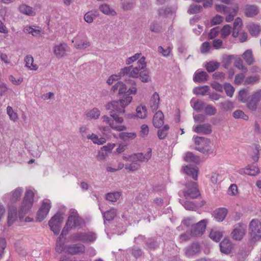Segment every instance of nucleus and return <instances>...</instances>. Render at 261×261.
<instances>
[{
    "instance_id": "obj_1",
    "label": "nucleus",
    "mask_w": 261,
    "mask_h": 261,
    "mask_svg": "<svg viewBox=\"0 0 261 261\" xmlns=\"http://www.w3.org/2000/svg\"><path fill=\"white\" fill-rule=\"evenodd\" d=\"M145 60V58L142 57L138 61L136 66L134 67L131 65L121 69L119 72V76L123 77L125 75H128L133 78L138 77L141 70L145 69L146 67V63Z\"/></svg>"
},
{
    "instance_id": "obj_2",
    "label": "nucleus",
    "mask_w": 261,
    "mask_h": 261,
    "mask_svg": "<svg viewBox=\"0 0 261 261\" xmlns=\"http://www.w3.org/2000/svg\"><path fill=\"white\" fill-rule=\"evenodd\" d=\"M193 139L196 145L195 149L203 153H213L214 149L213 148L210 139L199 136H194Z\"/></svg>"
},
{
    "instance_id": "obj_3",
    "label": "nucleus",
    "mask_w": 261,
    "mask_h": 261,
    "mask_svg": "<svg viewBox=\"0 0 261 261\" xmlns=\"http://www.w3.org/2000/svg\"><path fill=\"white\" fill-rule=\"evenodd\" d=\"M133 97L130 96H127L119 101H113L109 102L105 106L106 110H112L117 111L122 114L125 113V108L128 106L132 101Z\"/></svg>"
},
{
    "instance_id": "obj_4",
    "label": "nucleus",
    "mask_w": 261,
    "mask_h": 261,
    "mask_svg": "<svg viewBox=\"0 0 261 261\" xmlns=\"http://www.w3.org/2000/svg\"><path fill=\"white\" fill-rule=\"evenodd\" d=\"M69 238L72 241L89 243L95 241L96 239V236L93 232H78L71 234Z\"/></svg>"
},
{
    "instance_id": "obj_5",
    "label": "nucleus",
    "mask_w": 261,
    "mask_h": 261,
    "mask_svg": "<svg viewBox=\"0 0 261 261\" xmlns=\"http://www.w3.org/2000/svg\"><path fill=\"white\" fill-rule=\"evenodd\" d=\"M249 234L253 242L259 241L261 239V222L257 219H253L249 224Z\"/></svg>"
},
{
    "instance_id": "obj_6",
    "label": "nucleus",
    "mask_w": 261,
    "mask_h": 261,
    "mask_svg": "<svg viewBox=\"0 0 261 261\" xmlns=\"http://www.w3.org/2000/svg\"><path fill=\"white\" fill-rule=\"evenodd\" d=\"M34 194L31 190H27L22 202L20 213L22 214H25L28 212L32 207L34 202Z\"/></svg>"
},
{
    "instance_id": "obj_7",
    "label": "nucleus",
    "mask_w": 261,
    "mask_h": 261,
    "mask_svg": "<svg viewBox=\"0 0 261 261\" xmlns=\"http://www.w3.org/2000/svg\"><path fill=\"white\" fill-rule=\"evenodd\" d=\"M63 217L61 213H57L48 222V225L50 229L56 234H59L60 229L61 225L63 221Z\"/></svg>"
},
{
    "instance_id": "obj_8",
    "label": "nucleus",
    "mask_w": 261,
    "mask_h": 261,
    "mask_svg": "<svg viewBox=\"0 0 261 261\" xmlns=\"http://www.w3.org/2000/svg\"><path fill=\"white\" fill-rule=\"evenodd\" d=\"M82 223V220L80 218L76 211L71 210L66 222L67 226H70L71 228H73L80 226Z\"/></svg>"
},
{
    "instance_id": "obj_9",
    "label": "nucleus",
    "mask_w": 261,
    "mask_h": 261,
    "mask_svg": "<svg viewBox=\"0 0 261 261\" xmlns=\"http://www.w3.org/2000/svg\"><path fill=\"white\" fill-rule=\"evenodd\" d=\"M206 226L205 220H202L195 225H193L191 233L193 236L199 237L203 234Z\"/></svg>"
},
{
    "instance_id": "obj_10",
    "label": "nucleus",
    "mask_w": 261,
    "mask_h": 261,
    "mask_svg": "<svg viewBox=\"0 0 261 261\" xmlns=\"http://www.w3.org/2000/svg\"><path fill=\"white\" fill-rule=\"evenodd\" d=\"M184 253L187 257H193L201 251V247L199 243L194 242L184 249Z\"/></svg>"
},
{
    "instance_id": "obj_11",
    "label": "nucleus",
    "mask_w": 261,
    "mask_h": 261,
    "mask_svg": "<svg viewBox=\"0 0 261 261\" xmlns=\"http://www.w3.org/2000/svg\"><path fill=\"white\" fill-rule=\"evenodd\" d=\"M151 149L150 148H148L145 154H143L142 152H139L130 155L131 162L135 163H137V162H147L151 158Z\"/></svg>"
},
{
    "instance_id": "obj_12",
    "label": "nucleus",
    "mask_w": 261,
    "mask_h": 261,
    "mask_svg": "<svg viewBox=\"0 0 261 261\" xmlns=\"http://www.w3.org/2000/svg\"><path fill=\"white\" fill-rule=\"evenodd\" d=\"M66 252L71 255L83 254L85 252V247L81 243L66 246Z\"/></svg>"
},
{
    "instance_id": "obj_13",
    "label": "nucleus",
    "mask_w": 261,
    "mask_h": 261,
    "mask_svg": "<svg viewBox=\"0 0 261 261\" xmlns=\"http://www.w3.org/2000/svg\"><path fill=\"white\" fill-rule=\"evenodd\" d=\"M68 49L67 45L66 43H62L55 45L53 47V51L56 57L60 59L67 55Z\"/></svg>"
},
{
    "instance_id": "obj_14",
    "label": "nucleus",
    "mask_w": 261,
    "mask_h": 261,
    "mask_svg": "<svg viewBox=\"0 0 261 261\" xmlns=\"http://www.w3.org/2000/svg\"><path fill=\"white\" fill-rule=\"evenodd\" d=\"M246 225L243 223L236 225L231 232L232 238L236 240H241L246 232Z\"/></svg>"
},
{
    "instance_id": "obj_15",
    "label": "nucleus",
    "mask_w": 261,
    "mask_h": 261,
    "mask_svg": "<svg viewBox=\"0 0 261 261\" xmlns=\"http://www.w3.org/2000/svg\"><path fill=\"white\" fill-rule=\"evenodd\" d=\"M193 130L199 134L209 135L212 132V125L210 123L198 124L193 127Z\"/></svg>"
},
{
    "instance_id": "obj_16",
    "label": "nucleus",
    "mask_w": 261,
    "mask_h": 261,
    "mask_svg": "<svg viewBox=\"0 0 261 261\" xmlns=\"http://www.w3.org/2000/svg\"><path fill=\"white\" fill-rule=\"evenodd\" d=\"M50 207V203L43 202L37 213V220L39 222L42 221L46 217Z\"/></svg>"
},
{
    "instance_id": "obj_17",
    "label": "nucleus",
    "mask_w": 261,
    "mask_h": 261,
    "mask_svg": "<svg viewBox=\"0 0 261 261\" xmlns=\"http://www.w3.org/2000/svg\"><path fill=\"white\" fill-rule=\"evenodd\" d=\"M101 119L103 122L108 124L114 130L120 132L126 129V126L123 125L115 124L114 122H113V120L107 116H103L101 117Z\"/></svg>"
},
{
    "instance_id": "obj_18",
    "label": "nucleus",
    "mask_w": 261,
    "mask_h": 261,
    "mask_svg": "<svg viewBox=\"0 0 261 261\" xmlns=\"http://www.w3.org/2000/svg\"><path fill=\"white\" fill-rule=\"evenodd\" d=\"M72 43H74V46L78 49H85L91 45L90 41L82 39L80 37H77L72 40Z\"/></svg>"
},
{
    "instance_id": "obj_19",
    "label": "nucleus",
    "mask_w": 261,
    "mask_h": 261,
    "mask_svg": "<svg viewBox=\"0 0 261 261\" xmlns=\"http://www.w3.org/2000/svg\"><path fill=\"white\" fill-rule=\"evenodd\" d=\"M238 172L242 175L245 174L250 176H255L259 173L260 171L258 167L252 165L241 169Z\"/></svg>"
},
{
    "instance_id": "obj_20",
    "label": "nucleus",
    "mask_w": 261,
    "mask_h": 261,
    "mask_svg": "<svg viewBox=\"0 0 261 261\" xmlns=\"http://www.w3.org/2000/svg\"><path fill=\"white\" fill-rule=\"evenodd\" d=\"M227 213L228 211L226 208L221 207L215 210L213 212V216L217 221L222 222L224 220Z\"/></svg>"
},
{
    "instance_id": "obj_21",
    "label": "nucleus",
    "mask_w": 261,
    "mask_h": 261,
    "mask_svg": "<svg viewBox=\"0 0 261 261\" xmlns=\"http://www.w3.org/2000/svg\"><path fill=\"white\" fill-rule=\"evenodd\" d=\"M192 188L188 189L185 193L184 195L185 197L195 198L198 197L199 195V191L197 189V186L196 182H193L192 183Z\"/></svg>"
},
{
    "instance_id": "obj_22",
    "label": "nucleus",
    "mask_w": 261,
    "mask_h": 261,
    "mask_svg": "<svg viewBox=\"0 0 261 261\" xmlns=\"http://www.w3.org/2000/svg\"><path fill=\"white\" fill-rule=\"evenodd\" d=\"M164 116L161 111L156 112L153 117V124L155 127L159 128L164 124Z\"/></svg>"
},
{
    "instance_id": "obj_23",
    "label": "nucleus",
    "mask_w": 261,
    "mask_h": 261,
    "mask_svg": "<svg viewBox=\"0 0 261 261\" xmlns=\"http://www.w3.org/2000/svg\"><path fill=\"white\" fill-rule=\"evenodd\" d=\"M127 90V87L122 82L119 81L113 85L111 88V91L113 92H118L120 95L125 93Z\"/></svg>"
},
{
    "instance_id": "obj_24",
    "label": "nucleus",
    "mask_w": 261,
    "mask_h": 261,
    "mask_svg": "<svg viewBox=\"0 0 261 261\" xmlns=\"http://www.w3.org/2000/svg\"><path fill=\"white\" fill-rule=\"evenodd\" d=\"M258 13V9L256 6L247 5L245 8V14L248 17L256 16Z\"/></svg>"
},
{
    "instance_id": "obj_25",
    "label": "nucleus",
    "mask_w": 261,
    "mask_h": 261,
    "mask_svg": "<svg viewBox=\"0 0 261 261\" xmlns=\"http://www.w3.org/2000/svg\"><path fill=\"white\" fill-rule=\"evenodd\" d=\"M100 115V111L96 108L86 111L85 116L88 120L97 119Z\"/></svg>"
},
{
    "instance_id": "obj_26",
    "label": "nucleus",
    "mask_w": 261,
    "mask_h": 261,
    "mask_svg": "<svg viewBox=\"0 0 261 261\" xmlns=\"http://www.w3.org/2000/svg\"><path fill=\"white\" fill-rule=\"evenodd\" d=\"M220 248L222 253L228 254L231 250L232 245L229 240L225 239L220 243Z\"/></svg>"
},
{
    "instance_id": "obj_27",
    "label": "nucleus",
    "mask_w": 261,
    "mask_h": 261,
    "mask_svg": "<svg viewBox=\"0 0 261 261\" xmlns=\"http://www.w3.org/2000/svg\"><path fill=\"white\" fill-rule=\"evenodd\" d=\"M18 9L20 13L26 15L34 16L36 14V12L34 9L26 4H22L20 5Z\"/></svg>"
},
{
    "instance_id": "obj_28",
    "label": "nucleus",
    "mask_w": 261,
    "mask_h": 261,
    "mask_svg": "<svg viewBox=\"0 0 261 261\" xmlns=\"http://www.w3.org/2000/svg\"><path fill=\"white\" fill-rule=\"evenodd\" d=\"M160 102V96L159 94L155 92L152 95L150 100V107L151 109L154 111H156L159 107Z\"/></svg>"
},
{
    "instance_id": "obj_29",
    "label": "nucleus",
    "mask_w": 261,
    "mask_h": 261,
    "mask_svg": "<svg viewBox=\"0 0 261 261\" xmlns=\"http://www.w3.org/2000/svg\"><path fill=\"white\" fill-rule=\"evenodd\" d=\"M184 171L185 173L191 176L194 180H197L198 169L196 167H192L191 165H188L184 168Z\"/></svg>"
},
{
    "instance_id": "obj_30",
    "label": "nucleus",
    "mask_w": 261,
    "mask_h": 261,
    "mask_svg": "<svg viewBox=\"0 0 261 261\" xmlns=\"http://www.w3.org/2000/svg\"><path fill=\"white\" fill-rule=\"evenodd\" d=\"M99 10L104 14L107 15L115 16L117 14L114 9L110 8L108 4H101L99 6Z\"/></svg>"
},
{
    "instance_id": "obj_31",
    "label": "nucleus",
    "mask_w": 261,
    "mask_h": 261,
    "mask_svg": "<svg viewBox=\"0 0 261 261\" xmlns=\"http://www.w3.org/2000/svg\"><path fill=\"white\" fill-rule=\"evenodd\" d=\"M208 74L205 71L196 72L194 75L193 81L195 82L202 83L206 81Z\"/></svg>"
},
{
    "instance_id": "obj_32",
    "label": "nucleus",
    "mask_w": 261,
    "mask_h": 261,
    "mask_svg": "<svg viewBox=\"0 0 261 261\" xmlns=\"http://www.w3.org/2000/svg\"><path fill=\"white\" fill-rule=\"evenodd\" d=\"M239 11V6L236 5L234 7H229L228 12H227V15L225 18L226 22H229L233 20L234 17L237 14Z\"/></svg>"
},
{
    "instance_id": "obj_33",
    "label": "nucleus",
    "mask_w": 261,
    "mask_h": 261,
    "mask_svg": "<svg viewBox=\"0 0 261 261\" xmlns=\"http://www.w3.org/2000/svg\"><path fill=\"white\" fill-rule=\"evenodd\" d=\"M242 57L248 65H251L254 62V59L251 49H247L242 55Z\"/></svg>"
},
{
    "instance_id": "obj_34",
    "label": "nucleus",
    "mask_w": 261,
    "mask_h": 261,
    "mask_svg": "<svg viewBox=\"0 0 261 261\" xmlns=\"http://www.w3.org/2000/svg\"><path fill=\"white\" fill-rule=\"evenodd\" d=\"M109 111L110 113L111 117L113 118V122L114 121L116 123V125H121V124L123 122V118L122 117L119 116V115L122 114V113H119L117 111H113L112 110H107Z\"/></svg>"
},
{
    "instance_id": "obj_35",
    "label": "nucleus",
    "mask_w": 261,
    "mask_h": 261,
    "mask_svg": "<svg viewBox=\"0 0 261 261\" xmlns=\"http://www.w3.org/2000/svg\"><path fill=\"white\" fill-rule=\"evenodd\" d=\"M17 218V210L15 207L10 208L8 215V225L10 226Z\"/></svg>"
},
{
    "instance_id": "obj_36",
    "label": "nucleus",
    "mask_w": 261,
    "mask_h": 261,
    "mask_svg": "<svg viewBox=\"0 0 261 261\" xmlns=\"http://www.w3.org/2000/svg\"><path fill=\"white\" fill-rule=\"evenodd\" d=\"M117 211L116 209L112 208L105 212H102V214L105 220L107 221H111L114 219L116 217Z\"/></svg>"
},
{
    "instance_id": "obj_37",
    "label": "nucleus",
    "mask_w": 261,
    "mask_h": 261,
    "mask_svg": "<svg viewBox=\"0 0 261 261\" xmlns=\"http://www.w3.org/2000/svg\"><path fill=\"white\" fill-rule=\"evenodd\" d=\"M140 80L143 83H148L151 81L150 76L149 75V71L146 69L141 70L140 72L139 75Z\"/></svg>"
},
{
    "instance_id": "obj_38",
    "label": "nucleus",
    "mask_w": 261,
    "mask_h": 261,
    "mask_svg": "<svg viewBox=\"0 0 261 261\" xmlns=\"http://www.w3.org/2000/svg\"><path fill=\"white\" fill-rule=\"evenodd\" d=\"M184 160L187 162H193L195 163H198L200 161L199 158L191 152H187L184 156Z\"/></svg>"
},
{
    "instance_id": "obj_39",
    "label": "nucleus",
    "mask_w": 261,
    "mask_h": 261,
    "mask_svg": "<svg viewBox=\"0 0 261 261\" xmlns=\"http://www.w3.org/2000/svg\"><path fill=\"white\" fill-rule=\"evenodd\" d=\"M87 139L92 140L93 143L98 145L103 144L106 142V140L104 138H99L98 137L94 134L87 135Z\"/></svg>"
},
{
    "instance_id": "obj_40",
    "label": "nucleus",
    "mask_w": 261,
    "mask_h": 261,
    "mask_svg": "<svg viewBox=\"0 0 261 261\" xmlns=\"http://www.w3.org/2000/svg\"><path fill=\"white\" fill-rule=\"evenodd\" d=\"M24 61L25 62L26 67L31 70H37V66L36 65L33 64L34 59L31 56H27L25 58Z\"/></svg>"
},
{
    "instance_id": "obj_41",
    "label": "nucleus",
    "mask_w": 261,
    "mask_h": 261,
    "mask_svg": "<svg viewBox=\"0 0 261 261\" xmlns=\"http://www.w3.org/2000/svg\"><path fill=\"white\" fill-rule=\"evenodd\" d=\"M248 28L251 35L254 36L258 35L261 31L260 27L255 24H250Z\"/></svg>"
},
{
    "instance_id": "obj_42",
    "label": "nucleus",
    "mask_w": 261,
    "mask_h": 261,
    "mask_svg": "<svg viewBox=\"0 0 261 261\" xmlns=\"http://www.w3.org/2000/svg\"><path fill=\"white\" fill-rule=\"evenodd\" d=\"M222 236V232L219 230L214 229L212 230L210 233V237L211 238V239H212L213 240L216 242L219 241L221 239Z\"/></svg>"
},
{
    "instance_id": "obj_43",
    "label": "nucleus",
    "mask_w": 261,
    "mask_h": 261,
    "mask_svg": "<svg viewBox=\"0 0 261 261\" xmlns=\"http://www.w3.org/2000/svg\"><path fill=\"white\" fill-rule=\"evenodd\" d=\"M136 136V134L134 132H123L119 134V137L124 141L134 139Z\"/></svg>"
},
{
    "instance_id": "obj_44",
    "label": "nucleus",
    "mask_w": 261,
    "mask_h": 261,
    "mask_svg": "<svg viewBox=\"0 0 261 261\" xmlns=\"http://www.w3.org/2000/svg\"><path fill=\"white\" fill-rule=\"evenodd\" d=\"M146 108L145 106H139L136 109V113L137 117L144 119L146 116Z\"/></svg>"
},
{
    "instance_id": "obj_45",
    "label": "nucleus",
    "mask_w": 261,
    "mask_h": 261,
    "mask_svg": "<svg viewBox=\"0 0 261 261\" xmlns=\"http://www.w3.org/2000/svg\"><path fill=\"white\" fill-rule=\"evenodd\" d=\"M23 189L21 188L16 189L12 193L11 201L16 202L18 200L21 196Z\"/></svg>"
},
{
    "instance_id": "obj_46",
    "label": "nucleus",
    "mask_w": 261,
    "mask_h": 261,
    "mask_svg": "<svg viewBox=\"0 0 261 261\" xmlns=\"http://www.w3.org/2000/svg\"><path fill=\"white\" fill-rule=\"evenodd\" d=\"M120 195V193L119 192L109 193L106 195V199L113 202H115L119 199Z\"/></svg>"
},
{
    "instance_id": "obj_47",
    "label": "nucleus",
    "mask_w": 261,
    "mask_h": 261,
    "mask_svg": "<svg viewBox=\"0 0 261 261\" xmlns=\"http://www.w3.org/2000/svg\"><path fill=\"white\" fill-rule=\"evenodd\" d=\"M208 90V86H204L202 87H196L193 89V92L197 95H204Z\"/></svg>"
},
{
    "instance_id": "obj_48",
    "label": "nucleus",
    "mask_w": 261,
    "mask_h": 261,
    "mask_svg": "<svg viewBox=\"0 0 261 261\" xmlns=\"http://www.w3.org/2000/svg\"><path fill=\"white\" fill-rule=\"evenodd\" d=\"M219 63L217 62L211 61L207 63L205 66L207 71L212 72L218 68Z\"/></svg>"
},
{
    "instance_id": "obj_49",
    "label": "nucleus",
    "mask_w": 261,
    "mask_h": 261,
    "mask_svg": "<svg viewBox=\"0 0 261 261\" xmlns=\"http://www.w3.org/2000/svg\"><path fill=\"white\" fill-rule=\"evenodd\" d=\"M220 108L225 111H231L233 109V103L230 101H225L220 103Z\"/></svg>"
},
{
    "instance_id": "obj_50",
    "label": "nucleus",
    "mask_w": 261,
    "mask_h": 261,
    "mask_svg": "<svg viewBox=\"0 0 261 261\" xmlns=\"http://www.w3.org/2000/svg\"><path fill=\"white\" fill-rule=\"evenodd\" d=\"M169 128L168 125H165L162 129H160L158 131V136L160 139H164L167 135V132Z\"/></svg>"
},
{
    "instance_id": "obj_51",
    "label": "nucleus",
    "mask_w": 261,
    "mask_h": 261,
    "mask_svg": "<svg viewBox=\"0 0 261 261\" xmlns=\"http://www.w3.org/2000/svg\"><path fill=\"white\" fill-rule=\"evenodd\" d=\"M202 10V7L200 5H191L189 9L188 13L189 14H195L200 12Z\"/></svg>"
},
{
    "instance_id": "obj_52",
    "label": "nucleus",
    "mask_w": 261,
    "mask_h": 261,
    "mask_svg": "<svg viewBox=\"0 0 261 261\" xmlns=\"http://www.w3.org/2000/svg\"><path fill=\"white\" fill-rule=\"evenodd\" d=\"M149 29L151 32L156 33H159L162 31V27L160 24L156 21H153L150 24Z\"/></svg>"
},
{
    "instance_id": "obj_53",
    "label": "nucleus",
    "mask_w": 261,
    "mask_h": 261,
    "mask_svg": "<svg viewBox=\"0 0 261 261\" xmlns=\"http://www.w3.org/2000/svg\"><path fill=\"white\" fill-rule=\"evenodd\" d=\"M234 64L237 68L244 72H246L248 71L247 67L244 65L243 61L240 58L236 59Z\"/></svg>"
},
{
    "instance_id": "obj_54",
    "label": "nucleus",
    "mask_w": 261,
    "mask_h": 261,
    "mask_svg": "<svg viewBox=\"0 0 261 261\" xmlns=\"http://www.w3.org/2000/svg\"><path fill=\"white\" fill-rule=\"evenodd\" d=\"M7 113L9 115L10 119L13 121H15L17 120L18 118L17 113L14 112L13 109L11 107L8 106L7 108Z\"/></svg>"
},
{
    "instance_id": "obj_55",
    "label": "nucleus",
    "mask_w": 261,
    "mask_h": 261,
    "mask_svg": "<svg viewBox=\"0 0 261 261\" xmlns=\"http://www.w3.org/2000/svg\"><path fill=\"white\" fill-rule=\"evenodd\" d=\"M140 167L139 164L132 162L130 164H127L125 165V168L130 171H135L139 169Z\"/></svg>"
},
{
    "instance_id": "obj_56",
    "label": "nucleus",
    "mask_w": 261,
    "mask_h": 261,
    "mask_svg": "<svg viewBox=\"0 0 261 261\" xmlns=\"http://www.w3.org/2000/svg\"><path fill=\"white\" fill-rule=\"evenodd\" d=\"M204 112L206 115L213 116L216 114L217 110L214 107L208 105L205 107Z\"/></svg>"
},
{
    "instance_id": "obj_57",
    "label": "nucleus",
    "mask_w": 261,
    "mask_h": 261,
    "mask_svg": "<svg viewBox=\"0 0 261 261\" xmlns=\"http://www.w3.org/2000/svg\"><path fill=\"white\" fill-rule=\"evenodd\" d=\"M141 56V54L137 53L135 55L128 58L125 60V64L126 65H130L133 62H135L137 60H139Z\"/></svg>"
},
{
    "instance_id": "obj_58",
    "label": "nucleus",
    "mask_w": 261,
    "mask_h": 261,
    "mask_svg": "<svg viewBox=\"0 0 261 261\" xmlns=\"http://www.w3.org/2000/svg\"><path fill=\"white\" fill-rule=\"evenodd\" d=\"M216 10L219 13L223 14H226L229 10V7L223 5H217L215 6Z\"/></svg>"
},
{
    "instance_id": "obj_59",
    "label": "nucleus",
    "mask_w": 261,
    "mask_h": 261,
    "mask_svg": "<svg viewBox=\"0 0 261 261\" xmlns=\"http://www.w3.org/2000/svg\"><path fill=\"white\" fill-rule=\"evenodd\" d=\"M233 116L236 118H243L244 120H247L248 117L244 114L241 110H236L233 113Z\"/></svg>"
},
{
    "instance_id": "obj_60",
    "label": "nucleus",
    "mask_w": 261,
    "mask_h": 261,
    "mask_svg": "<svg viewBox=\"0 0 261 261\" xmlns=\"http://www.w3.org/2000/svg\"><path fill=\"white\" fill-rule=\"evenodd\" d=\"M224 89L227 96L232 97L234 91V88L229 84H225Z\"/></svg>"
},
{
    "instance_id": "obj_61",
    "label": "nucleus",
    "mask_w": 261,
    "mask_h": 261,
    "mask_svg": "<svg viewBox=\"0 0 261 261\" xmlns=\"http://www.w3.org/2000/svg\"><path fill=\"white\" fill-rule=\"evenodd\" d=\"M205 106V103L204 102L201 100H197L194 102L193 108L195 110L200 111Z\"/></svg>"
},
{
    "instance_id": "obj_62",
    "label": "nucleus",
    "mask_w": 261,
    "mask_h": 261,
    "mask_svg": "<svg viewBox=\"0 0 261 261\" xmlns=\"http://www.w3.org/2000/svg\"><path fill=\"white\" fill-rule=\"evenodd\" d=\"M56 250L58 253H61L63 250L66 251V246L64 247V243L61 242V239L59 238L56 243Z\"/></svg>"
},
{
    "instance_id": "obj_63",
    "label": "nucleus",
    "mask_w": 261,
    "mask_h": 261,
    "mask_svg": "<svg viewBox=\"0 0 261 261\" xmlns=\"http://www.w3.org/2000/svg\"><path fill=\"white\" fill-rule=\"evenodd\" d=\"M258 103V102L255 101V100L250 97L249 99L247 102V107L249 109L252 111H254L256 109Z\"/></svg>"
},
{
    "instance_id": "obj_64",
    "label": "nucleus",
    "mask_w": 261,
    "mask_h": 261,
    "mask_svg": "<svg viewBox=\"0 0 261 261\" xmlns=\"http://www.w3.org/2000/svg\"><path fill=\"white\" fill-rule=\"evenodd\" d=\"M258 103V102L255 101V100L250 97L249 99L247 102V107L249 109L252 111H254L256 109Z\"/></svg>"
}]
</instances>
